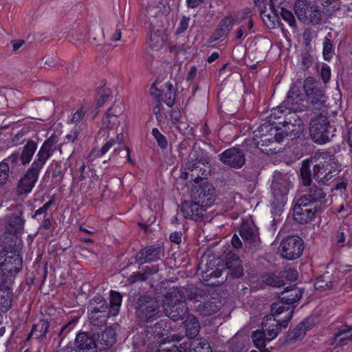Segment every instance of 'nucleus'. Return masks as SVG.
Wrapping results in <instances>:
<instances>
[{
  "instance_id": "50",
  "label": "nucleus",
  "mask_w": 352,
  "mask_h": 352,
  "mask_svg": "<svg viewBox=\"0 0 352 352\" xmlns=\"http://www.w3.org/2000/svg\"><path fill=\"white\" fill-rule=\"evenodd\" d=\"M86 162L82 160L76 161L74 166L71 169L73 177L77 178L78 182H82L86 179L87 175L85 173Z\"/></svg>"
},
{
  "instance_id": "38",
  "label": "nucleus",
  "mask_w": 352,
  "mask_h": 352,
  "mask_svg": "<svg viewBox=\"0 0 352 352\" xmlns=\"http://www.w3.org/2000/svg\"><path fill=\"white\" fill-rule=\"evenodd\" d=\"M289 117V109H285V107L283 106V102L276 108H273L271 110V113L269 116L268 121L273 123L274 125L276 124H284V125L288 126L286 123H284V120H287Z\"/></svg>"
},
{
  "instance_id": "23",
  "label": "nucleus",
  "mask_w": 352,
  "mask_h": 352,
  "mask_svg": "<svg viewBox=\"0 0 352 352\" xmlns=\"http://www.w3.org/2000/svg\"><path fill=\"white\" fill-rule=\"evenodd\" d=\"M219 160L231 168H240L245 164V157L241 150L232 147L219 155Z\"/></svg>"
},
{
  "instance_id": "6",
  "label": "nucleus",
  "mask_w": 352,
  "mask_h": 352,
  "mask_svg": "<svg viewBox=\"0 0 352 352\" xmlns=\"http://www.w3.org/2000/svg\"><path fill=\"white\" fill-rule=\"evenodd\" d=\"M160 84V82L156 80L150 88L151 95L157 102L153 108V112L157 120L162 118V113H161L162 102H164L168 107H172L175 104L177 94V89L170 82H166L159 87Z\"/></svg>"
},
{
  "instance_id": "10",
  "label": "nucleus",
  "mask_w": 352,
  "mask_h": 352,
  "mask_svg": "<svg viewBox=\"0 0 352 352\" xmlns=\"http://www.w3.org/2000/svg\"><path fill=\"white\" fill-rule=\"evenodd\" d=\"M294 10L298 19L305 23L316 25L321 22V12L319 7L308 0H297Z\"/></svg>"
},
{
  "instance_id": "48",
  "label": "nucleus",
  "mask_w": 352,
  "mask_h": 352,
  "mask_svg": "<svg viewBox=\"0 0 352 352\" xmlns=\"http://www.w3.org/2000/svg\"><path fill=\"white\" fill-rule=\"evenodd\" d=\"M331 34L328 33L323 40L322 56L325 60L329 61L335 54L333 45L331 40Z\"/></svg>"
},
{
  "instance_id": "59",
  "label": "nucleus",
  "mask_w": 352,
  "mask_h": 352,
  "mask_svg": "<svg viewBox=\"0 0 352 352\" xmlns=\"http://www.w3.org/2000/svg\"><path fill=\"white\" fill-rule=\"evenodd\" d=\"M76 324V321L74 320H72L67 324L61 327L60 331L58 336V342L59 344V346H60L61 343L63 342V340L65 338L67 334L74 328Z\"/></svg>"
},
{
  "instance_id": "17",
  "label": "nucleus",
  "mask_w": 352,
  "mask_h": 352,
  "mask_svg": "<svg viewBox=\"0 0 352 352\" xmlns=\"http://www.w3.org/2000/svg\"><path fill=\"white\" fill-rule=\"evenodd\" d=\"M164 249L160 245H147L140 249L133 256L135 264L142 265L145 263L157 262L162 259Z\"/></svg>"
},
{
  "instance_id": "32",
  "label": "nucleus",
  "mask_w": 352,
  "mask_h": 352,
  "mask_svg": "<svg viewBox=\"0 0 352 352\" xmlns=\"http://www.w3.org/2000/svg\"><path fill=\"white\" fill-rule=\"evenodd\" d=\"M50 328V324L47 319H40L38 322L34 324L30 332L28 333L27 340L31 339L43 341L47 336Z\"/></svg>"
},
{
  "instance_id": "52",
  "label": "nucleus",
  "mask_w": 352,
  "mask_h": 352,
  "mask_svg": "<svg viewBox=\"0 0 352 352\" xmlns=\"http://www.w3.org/2000/svg\"><path fill=\"white\" fill-rule=\"evenodd\" d=\"M236 23V21L234 13H229L220 20L218 25L230 33Z\"/></svg>"
},
{
  "instance_id": "34",
  "label": "nucleus",
  "mask_w": 352,
  "mask_h": 352,
  "mask_svg": "<svg viewBox=\"0 0 352 352\" xmlns=\"http://www.w3.org/2000/svg\"><path fill=\"white\" fill-rule=\"evenodd\" d=\"M88 312H97L104 314L111 315L107 300L101 295L94 296L87 306Z\"/></svg>"
},
{
  "instance_id": "1",
  "label": "nucleus",
  "mask_w": 352,
  "mask_h": 352,
  "mask_svg": "<svg viewBox=\"0 0 352 352\" xmlns=\"http://www.w3.org/2000/svg\"><path fill=\"white\" fill-rule=\"evenodd\" d=\"M22 240L16 236H6L2 241L0 251V275L1 278H10L14 280L23 266L21 251Z\"/></svg>"
},
{
  "instance_id": "3",
  "label": "nucleus",
  "mask_w": 352,
  "mask_h": 352,
  "mask_svg": "<svg viewBox=\"0 0 352 352\" xmlns=\"http://www.w3.org/2000/svg\"><path fill=\"white\" fill-rule=\"evenodd\" d=\"M171 330V323L167 319L160 320L153 326L146 324L142 331H138L133 336V347L135 349H140L146 344L151 348L153 344L160 346L166 343Z\"/></svg>"
},
{
  "instance_id": "14",
  "label": "nucleus",
  "mask_w": 352,
  "mask_h": 352,
  "mask_svg": "<svg viewBox=\"0 0 352 352\" xmlns=\"http://www.w3.org/2000/svg\"><path fill=\"white\" fill-rule=\"evenodd\" d=\"M122 112L121 105H113L107 109L102 120L104 129L110 131L117 130L119 126L126 128V116Z\"/></svg>"
},
{
  "instance_id": "11",
  "label": "nucleus",
  "mask_w": 352,
  "mask_h": 352,
  "mask_svg": "<svg viewBox=\"0 0 352 352\" xmlns=\"http://www.w3.org/2000/svg\"><path fill=\"white\" fill-rule=\"evenodd\" d=\"M331 126L327 117L320 115L311 118L309 133L312 140L318 144H324L330 140Z\"/></svg>"
},
{
  "instance_id": "30",
  "label": "nucleus",
  "mask_w": 352,
  "mask_h": 352,
  "mask_svg": "<svg viewBox=\"0 0 352 352\" xmlns=\"http://www.w3.org/2000/svg\"><path fill=\"white\" fill-rule=\"evenodd\" d=\"M225 267L228 270L227 277L239 278L243 276V267L239 257L229 252L225 256Z\"/></svg>"
},
{
  "instance_id": "41",
  "label": "nucleus",
  "mask_w": 352,
  "mask_h": 352,
  "mask_svg": "<svg viewBox=\"0 0 352 352\" xmlns=\"http://www.w3.org/2000/svg\"><path fill=\"white\" fill-rule=\"evenodd\" d=\"M184 295L186 296V300L199 302L202 299L205 300L207 294L205 291L198 287L190 285L183 287Z\"/></svg>"
},
{
  "instance_id": "62",
  "label": "nucleus",
  "mask_w": 352,
  "mask_h": 352,
  "mask_svg": "<svg viewBox=\"0 0 352 352\" xmlns=\"http://www.w3.org/2000/svg\"><path fill=\"white\" fill-rule=\"evenodd\" d=\"M20 157L19 153L16 151L12 152L7 158L4 159L1 162L7 164L9 170H14L19 165Z\"/></svg>"
},
{
  "instance_id": "56",
  "label": "nucleus",
  "mask_w": 352,
  "mask_h": 352,
  "mask_svg": "<svg viewBox=\"0 0 352 352\" xmlns=\"http://www.w3.org/2000/svg\"><path fill=\"white\" fill-rule=\"evenodd\" d=\"M239 234L246 242L253 243L255 241V235L252 228L248 225H243L239 230Z\"/></svg>"
},
{
  "instance_id": "31",
  "label": "nucleus",
  "mask_w": 352,
  "mask_h": 352,
  "mask_svg": "<svg viewBox=\"0 0 352 352\" xmlns=\"http://www.w3.org/2000/svg\"><path fill=\"white\" fill-rule=\"evenodd\" d=\"M116 341V333L112 328L106 327L97 333L96 343L99 351L110 349Z\"/></svg>"
},
{
  "instance_id": "12",
  "label": "nucleus",
  "mask_w": 352,
  "mask_h": 352,
  "mask_svg": "<svg viewBox=\"0 0 352 352\" xmlns=\"http://www.w3.org/2000/svg\"><path fill=\"white\" fill-rule=\"evenodd\" d=\"M98 345L95 333L80 331L76 333L74 340V348L67 344L62 352H98Z\"/></svg>"
},
{
  "instance_id": "13",
  "label": "nucleus",
  "mask_w": 352,
  "mask_h": 352,
  "mask_svg": "<svg viewBox=\"0 0 352 352\" xmlns=\"http://www.w3.org/2000/svg\"><path fill=\"white\" fill-rule=\"evenodd\" d=\"M303 91L309 102L316 108H320L326 101L324 91L321 85L313 77L309 76L304 80Z\"/></svg>"
},
{
  "instance_id": "36",
  "label": "nucleus",
  "mask_w": 352,
  "mask_h": 352,
  "mask_svg": "<svg viewBox=\"0 0 352 352\" xmlns=\"http://www.w3.org/2000/svg\"><path fill=\"white\" fill-rule=\"evenodd\" d=\"M302 294L303 290L297 287H286L281 292L279 298L286 302V305L294 307V303L300 299Z\"/></svg>"
},
{
  "instance_id": "42",
  "label": "nucleus",
  "mask_w": 352,
  "mask_h": 352,
  "mask_svg": "<svg viewBox=\"0 0 352 352\" xmlns=\"http://www.w3.org/2000/svg\"><path fill=\"white\" fill-rule=\"evenodd\" d=\"M165 299L168 306L176 305V303H186L183 288L173 287L170 289L165 295Z\"/></svg>"
},
{
  "instance_id": "22",
  "label": "nucleus",
  "mask_w": 352,
  "mask_h": 352,
  "mask_svg": "<svg viewBox=\"0 0 352 352\" xmlns=\"http://www.w3.org/2000/svg\"><path fill=\"white\" fill-rule=\"evenodd\" d=\"M326 192L323 189L316 185L310 186L305 193L298 199L306 200L305 202L316 208L320 212L326 204Z\"/></svg>"
},
{
  "instance_id": "37",
  "label": "nucleus",
  "mask_w": 352,
  "mask_h": 352,
  "mask_svg": "<svg viewBox=\"0 0 352 352\" xmlns=\"http://www.w3.org/2000/svg\"><path fill=\"white\" fill-rule=\"evenodd\" d=\"M168 307H170V313L168 318L166 319L168 320L170 322V320L174 322L183 321L187 316L190 314L188 313L187 303H176V305H170Z\"/></svg>"
},
{
  "instance_id": "24",
  "label": "nucleus",
  "mask_w": 352,
  "mask_h": 352,
  "mask_svg": "<svg viewBox=\"0 0 352 352\" xmlns=\"http://www.w3.org/2000/svg\"><path fill=\"white\" fill-rule=\"evenodd\" d=\"M206 163H207V160L204 157L195 156L194 158L190 157V159L186 163L184 168L191 173L190 178L192 181L198 184L206 178V170L199 166V164L204 165Z\"/></svg>"
},
{
  "instance_id": "21",
  "label": "nucleus",
  "mask_w": 352,
  "mask_h": 352,
  "mask_svg": "<svg viewBox=\"0 0 352 352\" xmlns=\"http://www.w3.org/2000/svg\"><path fill=\"white\" fill-rule=\"evenodd\" d=\"M0 275V311L7 313L12 307L14 292V280L10 278H1Z\"/></svg>"
},
{
  "instance_id": "29",
  "label": "nucleus",
  "mask_w": 352,
  "mask_h": 352,
  "mask_svg": "<svg viewBox=\"0 0 352 352\" xmlns=\"http://www.w3.org/2000/svg\"><path fill=\"white\" fill-rule=\"evenodd\" d=\"M215 261L210 260L205 265L201 275V281L206 286H215L219 283L216 279L222 274V270L216 266Z\"/></svg>"
},
{
  "instance_id": "60",
  "label": "nucleus",
  "mask_w": 352,
  "mask_h": 352,
  "mask_svg": "<svg viewBox=\"0 0 352 352\" xmlns=\"http://www.w3.org/2000/svg\"><path fill=\"white\" fill-rule=\"evenodd\" d=\"M286 6H282L279 8H280V11L278 12V14L280 13V15L281 18L288 23V25L290 27H295L296 26V19L293 14V13L287 10L285 7Z\"/></svg>"
},
{
  "instance_id": "53",
  "label": "nucleus",
  "mask_w": 352,
  "mask_h": 352,
  "mask_svg": "<svg viewBox=\"0 0 352 352\" xmlns=\"http://www.w3.org/2000/svg\"><path fill=\"white\" fill-rule=\"evenodd\" d=\"M89 111V108L85 105H82L73 113L72 118V123L78 125L85 121V116Z\"/></svg>"
},
{
  "instance_id": "25",
  "label": "nucleus",
  "mask_w": 352,
  "mask_h": 352,
  "mask_svg": "<svg viewBox=\"0 0 352 352\" xmlns=\"http://www.w3.org/2000/svg\"><path fill=\"white\" fill-rule=\"evenodd\" d=\"M25 219L23 218V206L17 205L14 207V212L8 216L7 230L11 236L20 233L24 229Z\"/></svg>"
},
{
  "instance_id": "5",
  "label": "nucleus",
  "mask_w": 352,
  "mask_h": 352,
  "mask_svg": "<svg viewBox=\"0 0 352 352\" xmlns=\"http://www.w3.org/2000/svg\"><path fill=\"white\" fill-rule=\"evenodd\" d=\"M340 170V166L335 157L322 153L314 165L313 177L318 183L328 186L335 180Z\"/></svg>"
},
{
  "instance_id": "43",
  "label": "nucleus",
  "mask_w": 352,
  "mask_h": 352,
  "mask_svg": "<svg viewBox=\"0 0 352 352\" xmlns=\"http://www.w3.org/2000/svg\"><path fill=\"white\" fill-rule=\"evenodd\" d=\"M251 338L254 346L261 352H269V350L265 347L268 338L266 337V334L264 331L256 330L253 331L252 333Z\"/></svg>"
},
{
  "instance_id": "57",
  "label": "nucleus",
  "mask_w": 352,
  "mask_h": 352,
  "mask_svg": "<svg viewBox=\"0 0 352 352\" xmlns=\"http://www.w3.org/2000/svg\"><path fill=\"white\" fill-rule=\"evenodd\" d=\"M152 135L156 140L157 146L162 149L164 150L168 146V140L166 137L163 135L157 128H153L151 131Z\"/></svg>"
},
{
  "instance_id": "55",
  "label": "nucleus",
  "mask_w": 352,
  "mask_h": 352,
  "mask_svg": "<svg viewBox=\"0 0 352 352\" xmlns=\"http://www.w3.org/2000/svg\"><path fill=\"white\" fill-rule=\"evenodd\" d=\"M346 234L344 229L340 228L331 236V241L333 245L338 247L343 248L345 245Z\"/></svg>"
},
{
  "instance_id": "51",
  "label": "nucleus",
  "mask_w": 352,
  "mask_h": 352,
  "mask_svg": "<svg viewBox=\"0 0 352 352\" xmlns=\"http://www.w3.org/2000/svg\"><path fill=\"white\" fill-rule=\"evenodd\" d=\"M89 320L90 323L96 327H102L106 324L107 318L112 316L111 315L104 314L96 312H88Z\"/></svg>"
},
{
  "instance_id": "15",
  "label": "nucleus",
  "mask_w": 352,
  "mask_h": 352,
  "mask_svg": "<svg viewBox=\"0 0 352 352\" xmlns=\"http://www.w3.org/2000/svg\"><path fill=\"white\" fill-rule=\"evenodd\" d=\"M304 248L302 239L296 236L285 238L280 245L281 256L287 260H295L300 257Z\"/></svg>"
},
{
  "instance_id": "33",
  "label": "nucleus",
  "mask_w": 352,
  "mask_h": 352,
  "mask_svg": "<svg viewBox=\"0 0 352 352\" xmlns=\"http://www.w3.org/2000/svg\"><path fill=\"white\" fill-rule=\"evenodd\" d=\"M294 309V307L286 305V302L279 298L278 301L272 304L270 309L272 314L267 316H273V318H279L280 320H286L287 316H290L289 314L291 312L292 318Z\"/></svg>"
},
{
  "instance_id": "9",
  "label": "nucleus",
  "mask_w": 352,
  "mask_h": 352,
  "mask_svg": "<svg viewBox=\"0 0 352 352\" xmlns=\"http://www.w3.org/2000/svg\"><path fill=\"white\" fill-rule=\"evenodd\" d=\"M43 167L44 165L35 160L33 161L16 184V192L17 195L27 196L32 191Z\"/></svg>"
},
{
  "instance_id": "39",
  "label": "nucleus",
  "mask_w": 352,
  "mask_h": 352,
  "mask_svg": "<svg viewBox=\"0 0 352 352\" xmlns=\"http://www.w3.org/2000/svg\"><path fill=\"white\" fill-rule=\"evenodd\" d=\"M37 147V143L32 140H29L23 146L21 153H19L20 162L23 166L28 164L32 161Z\"/></svg>"
},
{
  "instance_id": "49",
  "label": "nucleus",
  "mask_w": 352,
  "mask_h": 352,
  "mask_svg": "<svg viewBox=\"0 0 352 352\" xmlns=\"http://www.w3.org/2000/svg\"><path fill=\"white\" fill-rule=\"evenodd\" d=\"M238 23H244L247 25L248 30L250 31L254 28V21L252 19V10L250 8H246L239 13Z\"/></svg>"
},
{
  "instance_id": "61",
  "label": "nucleus",
  "mask_w": 352,
  "mask_h": 352,
  "mask_svg": "<svg viewBox=\"0 0 352 352\" xmlns=\"http://www.w3.org/2000/svg\"><path fill=\"white\" fill-rule=\"evenodd\" d=\"M351 331L352 324H344L336 333V338L340 339V340L351 339L352 336Z\"/></svg>"
},
{
  "instance_id": "27",
  "label": "nucleus",
  "mask_w": 352,
  "mask_h": 352,
  "mask_svg": "<svg viewBox=\"0 0 352 352\" xmlns=\"http://www.w3.org/2000/svg\"><path fill=\"white\" fill-rule=\"evenodd\" d=\"M315 325L314 318L308 317L298 324L292 330L287 333L286 341L289 343L301 340L306 333Z\"/></svg>"
},
{
  "instance_id": "28",
  "label": "nucleus",
  "mask_w": 352,
  "mask_h": 352,
  "mask_svg": "<svg viewBox=\"0 0 352 352\" xmlns=\"http://www.w3.org/2000/svg\"><path fill=\"white\" fill-rule=\"evenodd\" d=\"M274 200L272 202L273 208L276 206L283 208L287 202L289 189L287 184L283 180L273 181L271 185Z\"/></svg>"
},
{
  "instance_id": "58",
  "label": "nucleus",
  "mask_w": 352,
  "mask_h": 352,
  "mask_svg": "<svg viewBox=\"0 0 352 352\" xmlns=\"http://www.w3.org/2000/svg\"><path fill=\"white\" fill-rule=\"evenodd\" d=\"M76 324V321L74 320H72L67 324L61 327L60 331L58 336V342L59 344V346H60L61 343L63 342V340L65 338L67 334L74 328Z\"/></svg>"
},
{
  "instance_id": "8",
  "label": "nucleus",
  "mask_w": 352,
  "mask_h": 352,
  "mask_svg": "<svg viewBox=\"0 0 352 352\" xmlns=\"http://www.w3.org/2000/svg\"><path fill=\"white\" fill-rule=\"evenodd\" d=\"M291 0H270V8L267 9V0H256L254 3L260 10L261 17L265 25L270 29H273L279 23L278 8L282 6H287Z\"/></svg>"
},
{
  "instance_id": "63",
  "label": "nucleus",
  "mask_w": 352,
  "mask_h": 352,
  "mask_svg": "<svg viewBox=\"0 0 352 352\" xmlns=\"http://www.w3.org/2000/svg\"><path fill=\"white\" fill-rule=\"evenodd\" d=\"M190 346V343L184 342L179 346L172 344L170 347L159 349L157 352H186Z\"/></svg>"
},
{
  "instance_id": "26",
  "label": "nucleus",
  "mask_w": 352,
  "mask_h": 352,
  "mask_svg": "<svg viewBox=\"0 0 352 352\" xmlns=\"http://www.w3.org/2000/svg\"><path fill=\"white\" fill-rule=\"evenodd\" d=\"M57 142V136L50 135L43 142L34 160L45 166L47 160L54 155Z\"/></svg>"
},
{
  "instance_id": "4",
  "label": "nucleus",
  "mask_w": 352,
  "mask_h": 352,
  "mask_svg": "<svg viewBox=\"0 0 352 352\" xmlns=\"http://www.w3.org/2000/svg\"><path fill=\"white\" fill-rule=\"evenodd\" d=\"M283 106L289 109V117L284 120V123L292 125L293 127L304 125V116L302 113L308 108L307 101L301 89L295 84H292L287 94Z\"/></svg>"
},
{
  "instance_id": "35",
  "label": "nucleus",
  "mask_w": 352,
  "mask_h": 352,
  "mask_svg": "<svg viewBox=\"0 0 352 352\" xmlns=\"http://www.w3.org/2000/svg\"><path fill=\"white\" fill-rule=\"evenodd\" d=\"M168 41V35L163 30H154L151 31L148 41L149 47L154 50H160Z\"/></svg>"
},
{
  "instance_id": "46",
  "label": "nucleus",
  "mask_w": 352,
  "mask_h": 352,
  "mask_svg": "<svg viewBox=\"0 0 352 352\" xmlns=\"http://www.w3.org/2000/svg\"><path fill=\"white\" fill-rule=\"evenodd\" d=\"M300 182L303 186H310L312 182V174L310 168V161L306 159L302 161L300 169Z\"/></svg>"
},
{
  "instance_id": "20",
  "label": "nucleus",
  "mask_w": 352,
  "mask_h": 352,
  "mask_svg": "<svg viewBox=\"0 0 352 352\" xmlns=\"http://www.w3.org/2000/svg\"><path fill=\"white\" fill-rule=\"evenodd\" d=\"M217 198L216 189L212 184L204 182L196 189L194 199L206 209L214 205Z\"/></svg>"
},
{
  "instance_id": "40",
  "label": "nucleus",
  "mask_w": 352,
  "mask_h": 352,
  "mask_svg": "<svg viewBox=\"0 0 352 352\" xmlns=\"http://www.w3.org/2000/svg\"><path fill=\"white\" fill-rule=\"evenodd\" d=\"M186 336L192 339L199 332V322L195 316L189 314L183 321Z\"/></svg>"
},
{
  "instance_id": "2",
  "label": "nucleus",
  "mask_w": 352,
  "mask_h": 352,
  "mask_svg": "<svg viewBox=\"0 0 352 352\" xmlns=\"http://www.w3.org/2000/svg\"><path fill=\"white\" fill-rule=\"evenodd\" d=\"M287 135L267 121L254 131L253 141L261 152L266 155H274L281 151L280 143Z\"/></svg>"
},
{
  "instance_id": "16",
  "label": "nucleus",
  "mask_w": 352,
  "mask_h": 352,
  "mask_svg": "<svg viewBox=\"0 0 352 352\" xmlns=\"http://www.w3.org/2000/svg\"><path fill=\"white\" fill-rule=\"evenodd\" d=\"M298 199L293 208L294 220L299 224H306L315 219L316 214L320 212L316 208Z\"/></svg>"
},
{
  "instance_id": "19",
  "label": "nucleus",
  "mask_w": 352,
  "mask_h": 352,
  "mask_svg": "<svg viewBox=\"0 0 352 352\" xmlns=\"http://www.w3.org/2000/svg\"><path fill=\"white\" fill-rule=\"evenodd\" d=\"M206 210L204 206L199 204L195 199L192 201H184L181 205L180 212L184 219L201 222L204 220Z\"/></svg>"
},
{
  "instance_id": "45",
  "label": "nucleus",
  "mask_w": 352,
  "mask_h": 352,
  "mask_svg": "<svg viewBox=\"0 0 352 352\" xmlns=\"http://www.w3.org/2000/svg\"><path fill=\"white\" fill-rule=\"evenodd\" d=\"M122 297L120 292L114 290L110 291L109 307L111 311L112 316L118 314L122 302Z\"/></svg>"
},
{
  "instance_id": "18",
  "label": "nucleus",
  "mask_w": 352,
  "mask_h": 352,
  "mask_svg": "<svg viewBox=\"0 0 352 352\" xmlns=\"http://www.w3.org/2000/svg\"><path fill=\"white\" fill-rule=\"evenodd\" d=\"M291 315V313L289 314ZM291 320V316H287L286 320L273 318V316H265L263 318L262 328L268 338V342L275 339L280 331L287 327Z\"/></svg>"
},
{
  "instance_id": "44",
  "label": "nucleus",
  "mask_w": 352,
  "mask_h": 352,
  "mask_svg": "<svg viewBox=\"0 0 352 352\" xmlns=\"http://www.w3.org/2000/svg\"><path fill=\"white\" fill-rule=\"evenodd\" d=\"M221 307L214 301H200L197 309L203 316H208L219 311Z\"/></svg>"
},
{
  "instance_id": "54",
  "label": "nucleus",
  "mask_w": 352,
  "mask_h": 352,
  "mask_svg": "<svg viewBox=\"0 0 352 352\" xmlns=\"http://www.w3.org/2000/svg\"><path fill=\"white\" fill-rule=\"evenodd\" d=\"M229 33L225 30L221 28L220 26H217V28L212 33L209 41L213 43H220L226 40L228 36Z\"/></svg>"
},
{
  "instance_id": "64",
  "label": "nucleus",
  "mask_w": 352,
  "mask_h": 352,
  "mask_svg": "<svg viewBox=\"0 0 352 352\" xmlns=\"http://www.w3.org/2000/svg\"><path fill=\"white\" fill-rule=\"evenodd\" d=\"M182 118L181 111L178 107L172 109L168 113V122L173 126L181 123L180 119Z\"/></svg>"
},
{
  "instance_id": "47",
  "label": "nucleus",
  "mask_w": 352,
  "mask_h": 352,
  "mask_svg": "<svg viewBox=\"0 0 352 352\" xmlns=\"http://www.w3.org/2000/svg\"><path fill=\"white\" fill-rule=\"evenodd\" d=\"M187 342L190 343L191 346L186 350V352H210V346L206 339L201 338Z\"/></svg>"
},
{
  "instance_id": "7",
  "label": "nucleus",
  "mask_w": 352,
  "mask_h": 352,
  "mask_svg": "<svg viewBox=\"0 0 352 352\" xmlns=\"http://www.w3.org/2000/svg\"><path fill=\"white\" fill-rule=\"evenodd\" d=\"M136 315L141 323L148 324L157 320L160 316L158 301L146 295L140 296L136 302Z\"/></svg>"
}]
</instances>
